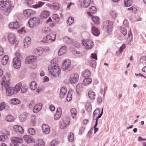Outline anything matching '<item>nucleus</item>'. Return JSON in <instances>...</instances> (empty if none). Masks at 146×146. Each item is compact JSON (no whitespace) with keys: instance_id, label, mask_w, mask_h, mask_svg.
Returning <instances> with one entry per match:
<instances>
[{"instance_id":"obj_8","label":"nucleus","mask_w":146,"mask_h":146,"mask_svg":"<svg viewBox=\"0 0 146 146\" xmlns=\"http://www.w3.org/2000/svg\"><path fill=\"white\" fill-rule=\"evenodd\" d=\"M11 5V2L10 1H0V8L1 9H3L7 7H9Z\"/></svg>"},{"instance_id":"obj_38","label":"nucleus","mask_w":146,"mask_h":146,"mask_svg":"<svg viewBox=\"0 0 146 146\" xmlns=\"http://www.w3.org/2000/svg\"><path fill=\"white\" fill-rule=\"evenodd\" d=\"M63 40L65 42L68 44H71L72 42V39L67 36L64 38Z\"/></svg>"},{"instance_id":"obj_1","label":"nucleus","mask_w":146,"mask_h":146,"mask_svg":"<svg viewBox=\"0 0 146 146\" xmlns=\"http://www.w3.org/2000/svg\"><path fill=\"white\" fill-rule=\"evenodd\" d=\"M50 65L48 67V70L51 74L55 76H58L60 73V70L58 64L54 62V60L50 62Z\"/></svg>"},{"instance_id":"obj_30","label":"nucleus","mask_w":146,"mask_h":146,"mask_svg":"<svg viewBox=\"0 0 146 146\" xmlns=\"http://www.w3.org/2000/svg\"><path fill=\"white\" fill-rule=\"evenodd\" d=\"M10 102L13 105H17L21 103V101L17 98H14L11 100Z\"/></svg>"},{"instance_id":"obj_50","label":"nucleus","mask_w":146,"mask_h":146,"mask_svg":"<svg viewBox=\"0 0 146 146\" xmlns=\"http://www.w3.org/2000/svg\"><path fill=\"white\" fill-rule=\"evenodd\" d=\"M74 20L73 17H69L68 19L67 22L69 25H70L73 23L74 22Z\"/></svg>"},{"instance_id":"obj_19","label":"nucleus","mask_w":146,"mask_h":146,"mask_svg":"<svg viewBox=\"0 0 146 146\" xmlns=\"http://www.w3.org/2000/svg\"><path fill=\"white\" fill-rule=\"evenodd\" d=\"M31 38L29 36L26 37L24 40V46L25 48H27L31 43Z\"/></svg>"},{"instance_id":"obj_18","label":"nucleus","mask_w":146,"mask_h":146,"mask_svg":"<svg viewBox=\"0 0 146 146\" xmlns=\"http://www.w3.org/2000/svg\"><path fill=\"white\" fill-rule=\"evenodd\" d=\"M28 115V113L27 112H24L22 113L19 117L20 121L21 122L24 121L26 120Z\"/></svg>"},{"instance_id":"obj_12","label":"nucleus","mask_w":146,"mask_h":146,"mask_svg":"<svg viewBox=\"0 0 146 146\" xmlns=\"http://www.w3.org/2000/svg\"><path fill=\"white\" fill-rule=\"evenodd\" d=\"M36 57L35 56H30L26 58L25 60V63L28 64L29 63H32L36 60Z\"/></svg>"},{"instance_id":"obj_58","label":"nucleus","mask_w":146,"mask_h":146,"mask_svg":"<svg viewBox=\"0 0 146 146\" xmlns=\"http://www.w3.org/2000/svg\"><path fill=\"white\" fill-rule=\"evenodd\" d=\"M7 138V137L6 135H1L0 136V141H4Z\"/></svg>"},{"instance_id":"obj_5","label":"nucleus","mask_w":146,"mask_h":146,"mask_svg":"<svg viewBox=\"0 0 146 146\" xmlns=\"http://www.w3.org/2000/svg\"><path fill=\"white\" fill-rule=\"evenodd\" d=\"M82 44L86 46L87 49H91L94 44L93 41L91 40H82Z\"/></svg>"},{"instance_id":"obj_49","label":"nucleus","mask_w":146,"mask_h":146,"mask_svg":"<svg viewBox=\"0 0 146 146\" xmlns=\"http://www.w3.org/2000/svg\"><path fill=\"white\" fill-rule=\"evenodd\" d=\"M89 63L90 65L92 67L94 68L96 67V64L95 60H91L89 61Z\"/></svg>"},{"instance_id":"obj_25","label":"nucleus","mask_w":146,"mask_h":146,"mask_svg":"<svg viewBox=\"0 0 146 146\" xmlns=\"http://www.w3.org/2000/svg\"><path fill=\"white\" fill-rule=\"evenodd\" d=\"M92 82V79L91 78L87 77L84 79L83 82V84L85 86H87L90 84Z\"/></svg>"},{"instance_id":"obj_59","label":"nucleus","mask_w":146,"mask_h":146,"mask_svg":"<svg viewBox=\"0 0 146 146\" xmlns=\"http://www.w3.org/2000/svg\"><path fill=\"white\" fill-rule=\"evenodd\" d=\"M125 48V44H123L120 47L119 51L120 53H121L123 51L124 49Z\"/></svg>"},{"instance_id":"obj_22","label":"nucleus","mask_w":146,"mask_h":146,"mask_svg":"<svg viewBox=\"0 0 146 146\" xmlns=\"http://www.w3.org/2000/svg\"><path fill=\"white\" fill-rule=\"evenodd\" d=\"M14 130L16 132H19L22 133L24 132V130L22 127L21 126L15 125L13 127Z\"/></svg>"},{"instance_id":"obj_42","label":"nucleus","mask_w":146,"mask_h":146,"mask_svg":"<svg viewBox=\"0 0 146 146\" xmlns=\"http://www.w3.org/2000/svg\"><path fill=\"white\" fill-rule=\"evenodd\" d=\"M82 84H78L76 86V91L78 93H79L81 91L82 88Z\"/></svg>"},{"instance_id":"obj_54","label":"nucleus","mask_w":146,"mask_h":146,"mask_svg":"<svg viewBox=\"0 0 146 146\" xmlns=\"http://www.w3.org/2000/svg\"><path fill=\"white\" fill-rule=\"evenodd\" d=\"M90 10L91 13H94L96 11V9L95 7L92 6L90 8Z\"/></svg>"},{"instance_id":"obj_3","label":"nucleus","mask_w":146,"mask_h":146,"mask_svg":"<svg viewBox=\"0 0 146 146\" xmlns=\"http://www.w3.org/2000/svg\"><path fill=\"white\" fill-rule=\"evenodd\" d=\"M29 26L31 27H36L40 24V21L37 17H35L30 18L28 22Z\"/></svg>"},{"instance_id":"obj_29","label":"nucleus","mask_w":146,"mask_h":146,"mask_svg":"<svg viewBox=\"0 0 146 146\" xmlns=\"http://www.w3.org/2000/svg\"><path fill=\"white\" fill-rule=\"evenodd\" d=\"M66 52V47L62 46L59 50L58 54L59 56H62Z\"/></svg>"},{"instance_id":"obj_55","label":"nucleus","mask_w":146,"mask_h":146,"mask_svg":"<svg viewBox=\"0 0 146 146\" xmlns=\"http://www.w3.org/2000/svg\"><path fill=\"white\" fill-rule=\"evenodd\" d=\"M38 145L41 146H44V141L42 139L38 140Z\"/></svg>"},{"instance_id":"obj_14","label":"nucleus","mask_w":146,"mask_h":146,"mask_svg":"<svg viewBox=\"0 0 146 146\" xmlns=\"http://www.w3.org/2000/svg\"><path fill=\"white\" fill-rule=\"evenodd\" d=\"M23 138L25 142L28 143L33 142L34 141L33 137L29 135H25Z\"/></svg>"},{"instance_id":"obj_31","label":"nucleus","mask_w":146,"mask_h":146,"mask_svg":"<svg viewBox=\"0 0 146 146\" xmlns=\"http://www.w3.org/2000/svg\"><path fill=\"white\" fill-rule=\"evenodd\" d=\"M9 60V57L7 55H5L2 59V64L3 65H5L7 64Z\"/></svg>"},{"instance_id":"obj_32","label":"nucleus","mask_w":146,"mask_h":146,"mask_svg":"<svg viewBox=\"0 0 146 146\" xmlns=\"http://www.w3.org/2000/svg\"><path fill=\"white\" fill-rule=\"evenodd\" d=\"M30 89L32 90H35L37 87V83L35 81L32 82L30 85Z\"/></svg>"},{"instance_id":"obj_61","label":"nucleus","mask_w":146,"mask_h":146,"mask_svg":"<svg viewBox=\"0 0 146 146\" xmlns=\"http://www.w3.org/2000/svg\"><path fill=\"white\" fill-rule=\"evenodd\" d=\"M26 31L25 29V27H22L21 29L19 30L18 31V32L20 33H25V32Z\"/></svg>"},{"instance_id":"obj_16","label":"nucleus","mask_w":146,"mask_h":146,"mask_svg":"<svg viewBox=\"0 0 146 146\" xmlns=\"http://www.w3.org/2000/svg\"><path fill=\"white\" fill-rule=\"evenodd\" d=\"M13 7L11 5L9 7H7L3 9V14L6 16L8 15L10 13Z\"/></svg>"},{"instance_id":"obj_28","label":"nucleus","mask_w":146,"mask_h":146,"mask_svg":"<svg viewBox=\"0 0 146 146\" xmlns=\"http://www.w3.org/2000/svg\"><path fill=\"white\" fill-rule=\"evenodd\" d=\"M92 33L94 35L96 36H98L99 35L100 32L97 28L94 27H92Z\"/></svg>"},{"instance_id":"obj_39","label":"nucleus","mask_w":146,"mask_h":146,"mask_svg":"<svg viewBox=\"0 0 146 146\" xmlns=\"http://www.w3.org/2000/svg\"><path fill=\"white\" fill-rule=\"evenodd\" d=\"M70 112H71L72 117L73 118H74L76 117L77 111L75 108L71 109L70 110Z\"/></svg>"},{"instance_id":"obj_60","label":"nucleus","mask_w":146,"mask_h":146,"mask_svg":"<svg viewBox=\"0 0 146 146\" xmlns=\"http://www.w3.org/2000/svg\"><path fill=\"white\" fill-rule=\"evenodd\" d=\"M71 96V94L68 93L66 97V100L68 102H70L72 100Z\"/></svg>"},{"instance_id":"obj_47","label":"nucleus","mask_w":146,"mask_h":146,"mask_svg":"<svg viewBox=\"0 0 146 146\" xmlns=\"http://www.w3.org/2000/svg\"><path fill=\"white\" fill-rule=\"evenodd\" d=\"M68 139L69 141L71 142L74 139V135L72 133H70L68 136Z\"/></svg>"},{"instance_id":"obj_33","label":"nucleus","mask_w":146,"mask_h":146,"mask_svg":"<svg viewBox=\"0 0 146 146\" xmlns=\"http://www.w3.org/2000/svg\"><path fill=\"white\" fill-rule=\"evenodd\" d=\"M44 3V2L40 1L38 2L37 4L33 5V7L35 8H38L41 7Z\"/></svg>"},{"instance_id":"obj_46","label":"nucleus","mask_w":146,"mask_h":146,"mask_svg":"<svg viewBox=\"0 0 146 146\" xmlns=\"http://www.w3.org/2000/svg\"><path fill=\"white\" fill-rule=\"evenodd\" d=\"M6 120L7 121L11 122L13 120V117L12 116L9 115L6 117Z\"/></svg>"},{"instance_id":"obj_41","label":"nucleus","mask_w":146,"mask_h":146,"mask_svg":"<svg viewBox=\"0 0 146 146\" xmlns=\"http://www.w3.org/2000/svg\"><path fill=\"white\" fill-rule=\"evenodd\" d=\"M92 20L97 24H99V18L98 17L92 16Z\"/></svg>"},{"instance_id":"obj_13","label":"nucleus","mask_w":146,"mask_h":146,"mask_svg":"<svg viewBox=\"0 0 146 146\" xmlns=\"http://www.w3.org/2000/svg\"><path fill=\"white\" fill-rule=\"evenodd\" d=\"M62 113L61 108L60 107L58 108L56 110V113L54 116V119L55 120H57L59 119L61 116Z\"/></svg>"},{"instance_id":"obj_11","label":"nucleus","mask_w":146,"mask_h":146,"mask_svg":"<svg viewBox=\"0 0 146 146\" xmlns=\"http://www.w3.org/2000/svg\"><path fill=\"white\" fill-rule=\"evenodd\" d=\"M23 13L25 16L27 17L32 16L35 14L36 12L31 9H27L23 11Z\"/></svg>"},{"instance_id":"obj_34","label":"nucleus","mask_w":146,"mask_h":146,"mask_svg":"<svg viewBox=\"0 0 146 146\" xmlns=\"http://www.w3.org/2000/svg\"><path fill=\"white\" fill-rule=\"evenodd\" d=\"M34 52V53L38 56L41 55L42 53V51L41 48H39L35 49Z\"/></svg>"},{"instance_id":"obj_21","label":"nucleus","mask_w":146,"mask_h":146,"mask_svg":"<svg viewBox=\"0 0 146 146\" xmlns=\"http://www.w3.org/2000/svg\"><path fill=\"white\" fill-rule=\"evenodd\" d=\"M56 35H54V39H51V36L50 35H47L43 38L42 41L44 42H46V41L51 40L52 41H54L55 39Z\"/></svg>"},{"instance_id":"obj_27","label":"nucleus","mask_w":146,"mask_h":146,"mask_svg":"<svg viewBox=\"0 0 146 146\" xmlns=\"http://www.w3.org/2000/svg\"><path fill=\"white\" fill-rule=\"evenodd\" d=\"M49 15L50 12L49 11L45 10L41 13L40 17L42 18H46L48 17Z\"/></svg>"},{"instance_id":"obj_23","label":"nucleus","mask_w":146,"mask_h":146,"mask_svg":"<svg viewBox=\"0 0 146 146\" xmlns=\"http://www.w3.org/2000/svg\"><path fill=\"white\" fill-rule=\"evenodd\" d=\"M67 92L66 88L64 86L62 87L60 91V96L61 98H63Z\"/></svg>"},{"instance_id":"obj_37","label":"nucleus","mask_w":146,"mask_h":146,"mask_svg":"<svg viewBox=\"0 0 146 146\" xmlns=\"http://www.w3.org/2000/svg\"><path fill=\"white\" fill-rule=\"evenodd\" d=\"M88 96L90 98L93 100L95 99L96 95L94 92L92 91H90L88 92Z\"/></svg>"},{"instance_id":"obj_10","label":"nucleus","mask_w":146,"mask_h":146,"mask_svg":"<svg viewBox=\"0 0 146 146\" xmlns=\"http://www.w3.org/2000/svg\"><path fill=\"white\" fill-rule=\"evenodd\" d=\"M13 64V66L15 68L17 69L19 68L21 66V62L19 58L17 57L14 58Z\"/></svg>"},{"instance_id":"obj_4","label":"nucleus","mask_w":146,"mask_h":146,"mask_svg":"<svg viewBox=\"0 0 146 146\" xmlns=\"http://www.w3.org/2000/svg\"><path fill=\"white\" fill-rule=\"evenodd\" d=\"M70 64V60L69 59H66L62 65L61 68L63 70L70 71L73 68V66Z\"/></svg>"},{"instance_id":"obj_48","label":"nucleus","mask_w":146,"mask_h":146,"mask_svg":"<svg viewBox=\"0 0 146 146\" xmlns=\"http://www.w3.org/2000/svg\"><path fill=\"white\" fill-rule=\"evenodd\" d=\"M110 14L113 19H116L117 15V13L115 11H110Z\"/></svg>"},{"instance_id":"obj_17","label":"nucleus","mask_w":146,"mask_h":146,"mask_svg":"<svg viewBox=\"0 0 146 146\" xmlns=\"http://www.w3.org/2000/svg\"><path fill=\"white\" fill-rule=\"evenodd\" d=\"M113 23L111 21H108L106 23V28L108 33H109L112 30Z\"/></svg>"},{"instance_id":"obj_62","label":"nucleus","mask_w":146,"mask_h":146,"mask_svg":"<svg viewBox=\"0 0 146 146\" xmlns=\"http://www.w3.org/2000/svg\"><path fill=\"white\" fill-rule=\"evenodd\" d=\"M121 32L123 33V34L125 35L127 33V30L124 28H121Z\"/></svg>"},{"instance_id":"obj_26","label":"nucleus","mask_w":146,"mask_h":146,"mask_svg":"<svg viewBox=\"0 0 146 146\" xmlns=\"http://www.w3.org/2000/svg\"><path fill=\"white\" fill-rule=\"evenodd\" d=\"M41 104H36L33 107V110L35 113H37L40 111L41 109Z\"/></svg>"},{"instance_id":"obj_20","label":"nucleus","mask_w":146,"mask_h":146,"mask_svg":"<svg viewBox=\"0 0 146 146\" xmlns=\"http://www.w3.org/2000/svg\"><path fill=\"white\" fill-rule=\"evenodd\" d=\"M47 5L50 7L55 11H58L59 8V5L57 3H54L53 5H51L50 4H47Z\"/></svg>"},{"instance_id":"obj_63","label":"nucleus","mask_w":146,"mask_h":146,"mask_svg":"<svg viewBox=\"0 0 146 146\" xmlns=\"http://www.w3.org/2000/svg\"><path fill=\"white\" fill-rule=\"evenodd\" d=\"M5 104L4 102L0 104V111L3 110L5 108Z\"/></svg>"},{"instance_id":"obj_43","label":"nucleus","mask_w":146,"mask_h":146,"mask_svg":"<svg viewBox=\"0 0 146 146\" xmlns=\"http://www.w3.org/2000/svg\"><path fill=\"white\" fill-rule=\"evenodd\" d=\"M100 110L99 108L96 109L94 112L93 114V118L94 120L95 119L94 118L96 117V115L98 114L100 112Z\"/></svg>"},{"instance_id":"obj_6","label":"nucleus","mask_w":146,"mask_h":146,"mask_svg":"<svg viewBox=\"0 0 146 146\" xmlns=\"http://www.w3.org/2000/svg\"><path fill=\"white\" fill-rule=\"evenodd\" d=\"M79 79V76L77 73L72 74L70 77V82L72 84L76 83L78 82Z\"/></svg>"},{"instance_id":"obj_7","label":"nucleus","mask_w":146,"mask_h":146,"mask_svg":"<svg viewBox=\"0 0 146 146\" xmlns=\"http://www.w3.org/2000/svg\"><path fill=\"white\" fill-rule=\"evenodd\" d=\"M70 122L69 118H65L64 119H62L60 123H61L60 127L61 129H63L66 127L67 125L69 124Z\"/></svg>"},{"instance_id":"obj_52","label":"nucleus","mask_w":146,"mask_h":146,"mask_svg":"<svg viewBox=\"0 0 146 146\" xmlns=\"http://www.w3.org/2000/svg\"><path fill=\"white\" fill-rule=\"evenodd\" d=\"M28 131L29 133L32 135H34L35 133V130L33 128H30L28 130Z\"/></svg>"},{"instance_id":"obj_56","label":"nucleus","mask_w":146,"mask_h":146,"mask_svg":"<svg viewBox=\"0 0 146 146\" xmlns=\"http://www.w3.org/2000/svg\"><path fill=\"white\" fill-rule=\"evenodd\" d=\"M28 104L29 108H31L35 104V102L33 100L31 101L28 103Z\"/></svg>"},{"instance_id":"obj_2","label":"nucleus","mask_w":146,"mask_h":146,"mask_svg":"<svg viewBox=\"0 0 146 146\" xmlns=\"http://www.w3.org/2000/svg\"><path fill=\"white\" fill-rule=\"evenodd\" d=\"M21 83H19L15 87L6 86V92L7 96H10L17 94L21 87Z\"/></svg>"},{"instance_id":"obj_36","label":"nucleus","mask_w":146,"mask_h":146,"mask_svg":"<svg viewBox=\"0 0 146 146\" xmlns=\"http://www.w3.org/2000/svg\"><path fill=\"white\" fill-rule=\"evenodd\" d=\"M124 3L125 7H128L131 6L132 3V0H124Z\"/></svg>"},{"instance_id":"obj_44","label":"nucleus","mask_w":146,"mask_h":146,"mask_svg":"<svg viewBox=\"0 0 146 146\" xmlns=\"http://www.w3.org/2000/svg\"><path fill=\"white\" fill-rule=\"evenodd\" d=\"M91 1V0H84V7L85 8L88 7Z\"/></svg>"},{"instance_id":"obj_53","label":"nucleus","mask_w":146,"mask_h":146,"mask_svg":"<svg viewBox=\"0 0 146 146\" xmlns=\"http://www.w3.org/2000/svg\"><path fill=\"white\" fill-rule=\"evenodd\" d=\"M58 143V142L57 141L54 140H52L51 142L50 146H55L56 145H57Z\"/></svg>"},{"instance_id":"obj_40","label":"nucleus","mask_w":146,"mask_h":146,"mask_svg":"<svg viewBox=\"0 0 146 146\" xmlns=\"http://www.w3.org/2000/svg\"><path fill=\"white\" fill-rule=\"evenodd\" d=\"M86 108L88 112L91 111L92 108L91 104L89 102H87L86 105Z\"/></svg>"},{"instance_id":"obj_15","label":"nucleus","mask_w":146,"mask_h":146,"mask_svg":"<svg viewBox=\"0 0 146 146\" xmlns=\"http://www.w3.org/2000/svg\"><path fill=\"white\" fill-rule=\"evenodd\" d=\"M42 127L43 133L46 134L49 133L50 129L48 125L46 124H44L42 125Z\"/></svg>"},{"instance_id":"obj_51","label":"nucleus","mask_w":146,"mask_h":146,"mask_svg":"<svg viewBox=\"0 0 146 146\" xmlns=\"http://www.w3.org/2000/svg\"><path fill=\"white\" fill-rule=\"evenodd\" d=\"M36 121V118L35 116L32 115L31 117V123L34 126L35 125Z\"/></svg>"},{"instance_id":"obj_9","label":"nucleus","mask_w":146,"mask_h":146,"mask_svg":"<svg viewBox=\"0 0 146 146\" xmlns=\"http://www.w3.org/2000/svg\"><path fill=\"white\" fill-rule=\"evenodd\" d=\"M8 38L9 42L11 44H13L17 41L16 36L13 33H10L8 34Z\"/></svg>"},{"instance_id":"obj_45","label":"nucleus","mask_w":146,"mask_h":146,"mask_svg":"<svg viewBox=\"0 0 146 146\" xmlns=\"http://www.w3.org/2000/svg\"><path fill=\"white\" fill-rule=\"evenodd\" d=\"M28 89V88L26 85H23L21 88V92L22 93H24L26 92Z\"/></svg>"},{"instance_id":"obj_64","label":"nucleus","mask_w":146,"mask_h":146,"mask_svg":"<svg viewBox=\"0 0 146 146\" xmlns=\"http://www.w3.org/2000/svg\"><path fill=\"white\" fill-rule=\"evenodd\" d=\"M12 143L11 144V146H18V143L16 142V141L14 140H11Z\"/></svg>"},{"instance_id":"obj_57","label":"nucleus","mask_w":146,"mask_h":146,"mask_svg":"<svg viewBox=\"0 0 146 146\" xmlns=\"http://www.w3.org/2000/svg\"><path fill=\"white\" fill-rule=\"evenodd\" d=\"M50 29L47 27H44L42 30V32L43 33H47L49 31Z\"/></svg>"},{"instance_id":"obj_24","label":"nucleus","mask_w":146,"mask_h":146,"mask_svg":"<svg viewBox=\"0 0 146 146\" xmlns=\"http://www.w3.org/2000/svg\"><path fill=\"white\" fill-rule=\"evenodd\" d=\"M19 26L17 22H13L9 24V27L13 29H17Z\"/></svg>"},{"instance_id":"obj_35","label":"nucleus","mask_w":146,"mask_h":146,"mask_svg":"<svg viewBox=\"0 0 146 146\" xmlns=\"http://www.w3.org/2000/svg\"><path fill=\"white\" fill-rule=\"evenodd\" d=\"M82 75L84 77H88L90 75V72L88 70H85L82 72Z\"/></svg>"}]
</instances>
